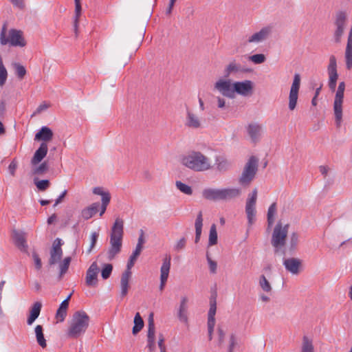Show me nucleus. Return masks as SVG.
<instances>
[{
    "mask_svg": "<svg viewBox=\"0 0 352 352\" xmlns=\"http://www.w3.org/2000/svg\"><path fill=\"white\" fill-rule=\"evenodd\" d=\"M234 82L232 83L228 79H219L214 85V88L218 91L222 96L234 98V94L233 91Z\"/></svg>",
    "mask_w": 352,
    "mask_h": 352,
    "instance_id": "obj_10",
    "label": "nucleus"
},
{
    "mask_svg": "<svg viewBox=\"0 0 352 352\" xmlns=\"http://www.w3.org/2000/svg\"><path fill=\"white\" fill-rule=\"evenodd\" d=\"M300 86V76L299 74H295L289 94L288 107L290 111L294 110L296 107Z\"/></svg>",
    "mask_w": 352,
    "mask_h": 352,
    "instance_id": "obj_9",
    "label": "nucleus"
},
{
    "mask_svg": "<svg viewBox=\"0 0 352 352\" xmlns=\"http://www.w3.org/2000/svg\"><path fill=\"white\" fill-rule=\"evenodd\" d=\"M34 183L40 191L46 190L50 186V182L48 179L38 180L36 177L34 179Z\"/></svg>",
    "mask_w": 352,
    "mask_h": 352,
    "instance_id": "obj_43",
    "label": "nucleus"
},
{
    "mask_svg": "<svg viewBox=\"0 0 352 352\" xmlns=\"http://www.w3.org/2000/svg\"><path fill=\"white\" fill-rule=\"evenodd\" d=\"M343 98L344 91L337 89L334 99L333 110L335 114L336 123L338 127L340 126L342 119Z\"/></svg>",
    "mask_w": 352,
    "mask_h": 352,
    "instance_id": "obj_13",
    "label": "nucleus"
},
{
    "mask_svg": "<svg viewBox=\"0 0 352 352\" xmlns=\"http://www.w3.org/2000/svg\"><path fill=\"white\" fill-rule=\"evenodd\" d=\"M218 236L217 232V227L215 224H212L210 228L208 246H212L217 243Z\"/></svg>",
    "mask_w": 352,
    "mask_h": 352,
    "instance_id": "obj_39",
    "label": "nucleus"
},
{
    "mask_svg": "<svg viewBox=\"0 0 352 352\" xmlns=\"http://www.w3.org/2000/svg\"><path fill=\"white\" fill-rule=\"evenodd\" d=\"M256 200L257 189L254 188L252 192L248 195L245 204V212L250 226H251L255 221Z\"/></svg>",
    "mask_w": 352,
    "mask_h": 352,
    "instance_id": "obj_8",
    "label": "nucleus"
},
{
    "mask_svg": "<svg viewBox=\"0 0 352 352\" xmlns=\"http://www.w3.org/2000/svg\"><path fill=\"white\" fill-rule=\"evenodd\" d=\"M258 162L255 156L249 158L239 179V183L241 185L247 186L254 179L258 170Z\"/></svg>",
    "mask_w": 352,
    "mask_h": 352,
    "instance_id": "obj_6",
    "label": "nucleus"
},
{
    "mask_svg": "<svg viewBox=\"0 0 352 352\" xmlns=\"http://www.w3.org/2000/svg\"><path fill=\"white\" fill-rule=\"evenodd\" d=\"M155 328L153 321V314H151L148 321L147 346L151 351L155 349Z\"/></svg>",
    "mask_w": 352,
    "mask_h": 352,
    "instance_id": "obj_20",
    "label": "nucleus"
},
{
    "mask_svg": "<svg viewBox=\"0 0 352 352\" xmlns=\"http://www.w3.org/2000/svg\"><path fill=\"white\" fill-rule=\"evenodd\" d=\"M347 19L348 15L345 11L340 10L336 13L334 19L336 29L333 32V39L336 43L341 42L347 24Z\"/></svg>",
    "mask_w": 352,
    "mask_h": 352,
    "instance_id": "obj_7",
    "label": "nucleus"
},
{
    "mask_svg": "<svg viewBox=\"0 0 352 352\" xmlns=\"http://www.w3.org/2000/svg\"><path fill=\"white\" fill-rule=\"evenodd\" d=\"M124 221L117 218L112 226L110 235V248L108 250V259L112 260L121 251L124 234Z\"/></svg>",
    "mask_w": 352,
    "mask_h": 352,
    "instance_id": "obj_3",
    "label": "nucleus"
},
{
    "mask_svg": "<svg viewBox=\"0 0 352 352\" xmlns=\"http://www.w3.org/2000/svg\"><path fill=\"white\" fill-rule=\"evenodd\" d=\"M99 237V233L97 232H93L91 234L90 239H91V243L89 249L87 251V254H90L93 250V248L95 247L96 243L98 241V239Z\"/></svg>",
    "mask_w": 352,
    "mask_h": 352,
    "instance_id": "obj_51",
    "label": "nucleus"
},
{
    "mask_svg": "<svg viewBox=\"0 0 352 352\" xmlns=\"http://www.w3.org/2000/svg\"><path fill=\"white\" fill-rule=\"evenodd\" d=\"M72 258L69 256L65 257L62 262L59 263L60 278L67 272Z\"/></svg>",
    "mask_w": 352,
    "mask_h": 352,
    "instance_id": "obj_42",
    "label": "nucleus"
},
{
    "mask_svg": "<svg viewBox=\"0 0 352 352\" xmlns=\"http://www.w3.org/2000/svg\"><path fill=\"white\" fill-rule=\"evenodd\" d=\"M134 326L133 327V334L136 335L139 333L144 327V320L142 318L139 312H137L135 315L133 320Z\"/></svg>",
    "mask_w": 352,
    "mask_h": 352,
    "instance_id": "obj_35",
    "label": "nucleus"
},
{
    "mask_svg": "<svg viewBox=\"0 0 352 352\" xmlns=\"http://www.w3.org/2000/svg\"><path fill=\"white\" fill-rule=\"evenodd\" d=\"M263 127L261 124L257 123L250 124L247 128L248 135L253 142H256L262 132Z\"/></svg>",
    "mask_w": 352,
    "mask_h": 352,
    "instance_id": "obj_28",
    "label": "nucleus"
},
{
    "mask_svg": "<svg viewBox=\"0 0 352 352\" xmlns=\"http://www.w3.org/2000/svg\"><path fill=\"white\" fill-rule=\"evenodd\" d=\"M216 310H217L216 300L215 299H214L213 300H210V309L208 311V318H214Z\"/></svg>",
    "mask_w": 352,
    "mask_h": 352,
    "instance_id": "obj_54",
    "label": "nucleus"
},
{
    "mask_svg": "<svg viewBox=\"0 0 352 352\" xmlns=\"http://www.w3.org/2000/svg\"><path fill=\"white\" fill-rule=\"evenodd\" d=\"M276 214V203H272L267 210V223L269 227L272 226L274 223L275 215Z\"/></svg>",
    "mask_w": 352,
    "mask_h": 352,
    "instance_id": "obj_36",
    "label": "nucleus"
},
{
    "mask_svg": "<svg viewBox=\"0 0 352 352\" xmlns=\"http://www.w3.org/2000/svg\"><path fill=\"white\" fill-rule=\"evenodd\" d=\"M17 168V162L12 160L8 166V170L12 176L15 175V172Z\"/></svg>",
    "mask_w": 352,
    "mask_h": 352,
    "instance_id": "obj_59",
    "label": "nucleus"
},
{
    "mask_svg": "<svg viewBox=\"0 0 352 352\" xmlns=\"http://www.w3.org/2000/svg\"><path fill=\"white\" fill-rule=\"evenodd\" d=\"M0 43L1 45H9L13 47H24L26 45L23 32L16 29H10L7 32L6 24L3 25L1 30Z\"/></svg>",
    "mask_w": 352,
    "mask_h": 352,
    "instance_id": "obj_4",
    "label": "nucleus"
},
{
    "mask_svg": "<svg viewBox=\"0 0 352 352\" xmlns=\"http://www.w3.org/2000/svg\"><path fill=\"white\" fill-rule=\"evenodd\" d=\"M186 240L184 237L180 239L176 243L175 249L177 251H179L184 248L186 245Z\"/></svg>",
    "mask_w": 352,
    "mask_h": 352,
    "instance_id": "obj_57",
    "label": "nucleus"
},
{
    "mask_svg": "<svg viewBox=\"0 0 352 352\" xmlns=\"http://www.w3.org/2000/svg\"><path fill=\"white\" fill-rule=\"evenodd\" d=\"M215 161H216L217 168L219 171H226L230 167L229 162L222 156L217 157Z\"/></svg>",
    "mask_w": 352,
    "mask_h": 352,
    "instance_id": "obj_38",
    "label": "nucleus"
},
{
    "mask_svg": "<svg viewBox=\"0 0 352 352\" xmlns=\"http://www.w3.org/2000/svg\"><path fill=\"white\" fill-rule=\"evenodd\" d=\"M141 252L142 250H140L139 249H135V250L133 252L132 254L129 257L126 270L131 271V269L134 265L135 262L136 261L138 257L140 256Z\"/></svg>",
    "mask_w": 352,
    "mask_h": 352,
    "instance_id": "obj_45",
    "label": "nucleus"
},
{
    "mask_svg": "<svg viewBox=\"0 0 352 352\" xmlns=\"http://www.w3.org/2000/svg\"><path fill=\"white\" fill-rule=\"evenodd\" d=\"M144 243V232L142 230H141L140 235L138 238V241L135 248L139 249L140 250H142Z\"/></svg>",
    "mask_w": 352,
    "mask_h": 352,
    "instance_id": "obj_56",
    "label": "nucleus"
},
{
    "mask_svg": "<svg viewBox=\"0 0 352 352\" xmlns=\"http://www.w3.org/2000/svg\"><path fill=\"white\" fill-rule=\"evenodd\" d=\"M203 121L198 115L189 108L186 111L184 125L192 129H198L203 127Z\"/></svg>",
    "mask_w": 352,
    "mask_h": 352,
    "instance_id": "obj_14",
    "label": "nucleus"
},
{
    "mask_svg": "<svg viewBox=\"0 0 352 352\" xmlns=\"http://www.w3.org/2000/svg\"><path fill=\"white\" fill-rule=\"evenodd\" d=\"M241 72V65L239 63H236L235 60H232L229 63L224 70L225 77H229L231 74H236Z\"/></svg>",
    "mask_w": 352,
    "mask_h": 352,
    "instance_id": "obj_33",
    "label": "nucleus"
},
{
    "mask_svg": "<svg viewBox=\"0 0 352 352\" xmlns=\"http://www.w3.org/2000/svg\"><path fill=\"white\" fill-rule=\"evenodd\" d=\"M298 243V236L296 233L294 232L290 236L289 250L291 251L294 250L297 247Z\"/></svg>",
    "mask_w": 352,
    "mask_h": 352,
    "instance_id": "obj_52",
    "label": "nucleus"
},
{
    "mask_svg": "<svg viewBox=\"0 0 352 352\" xmlns=\"http://www.w3.org/2000/svg\"><path fill=\"white\" fill-rule=\"evenodd\" d=\"M188 299L186 296H182L181 298V302L179 305V307L178 309L177 316L179 320L183 322H187L188 316H187V311H188Z\"/></svg>",
    "mask_w": 352,
    "mask_h": 352,
    "instance_id": "obj_29",
    "label": "nucleus"
},
{
    "mask_svg": "<svg viewBox=\"0 0 352 352\" xmlns=\"http://www.w3.org/2000/svg\"><path fill=\"white\" fill-rule=\"evenodd\" d=\"M272 27L266 26L254 32L247 39L248 43L258 44L266 41L272 34Z\"/></svg>",
    "mask_w": 352,
    "mask_h": 352,
    "instance_id": "obj_15",
    "label": "nucleus"
},
{
    "mask_svg": "<svg viewBox=\"0 0 352 352\" xmlns=\"http://www.w3.org/2000/svg\"><path fill=\"white\" fill-rule=\"evenodd\" d=\"M53 132L47 126H42L40 131L36 133L34 140H42L43 142L50 141L53 138Z\"/></svg>",
    "mask_w": 352,
    "mask_h": 352,
    "instance_id": "obj_27",
    "label": "nucleus"
},
{
    "mask_svg": "<svg viewBox=\"0 0 352 352\" xmlns=\"http://www.w3.org/2000/svg\"><path fill=\"white\" fill-rule=\"evenodd\" d=\"M202 196L204 199L210 201H222V188H205L202 191Z\"/></svg>",
    "mask_w": 352,
    "mask_h": 352,
    "instance_id": "obj_24",
    "label": "nucleus"
},
{
    "mask_svg": "<svg viewBox=\"0 0 352 352\" xmlns=\"http://www.w3.org/2000/svg\"><path fill=\"white\" fill-rule=\"evenodd\" d=\"M111 197L109 192H106L102 196V205L108 206L110 202Z\"/></svg>",
    "mask_w": 352,
    "mask_h": 352,
    "instance_id": "obj_60",
    "label": "nucleus"
},
{
    "mask_svg": "<svg viewBox=\"0 0 352 352\" xmlns=\"http://www.w3.org/2000/svg\"><path fill=\"white\" fill-rule=\"evenodd\" d=\"M241 190L239 188H222V201H229L239 197Z\"/></svg>",
    "mask_w": 352,
    "mask_h": 352,
    "instance_id": "obj_26",
    "label": "nucleus"
},
{
    "mask_svg": "<svg viewBox=\"0 0 352 352\" xmlns=\"http://www.w3.org/2000/svg\"><path fill=\"white\" fill-rule=\"evenodd\" d=\"M207 260L209 264L210 271L212 273H216L217 267V263L212 261L208 255H207Z\"/></svg>",
    "mask_w": 352,
    "mask_h": 352,
    "instance_id": "obj_58",
    "label": "nucleus"
},
{
    "mask_svg": "<svg viewBox=\"0 0 352 352\" xmlns=\"http://www.w3.org/2000/svg\"><path fill=\"white\" fill-rule=\"evenodd\" d=\"M89 316L85 311H76L69 322L67 336L70 338H78L82 336L89 327Z\"/></svg>",
    "mask_w": 352,
    "mask_h": 352,
    "instance_id": "obj_2",
    "label": "nucleus"
},
{
    "mask_svg": "<svg viewBox=\"0 0 352 352\" xmlns=\"http://www.w3.org/2000/svg\"><path fill=\"white\" fill-rule=\"evenodd\" d=\"M327 72L329 75V87L331 90L334 91L336 87L337 80L338 78L337 72V62L334 55H331L329 57Z\"/></svg>",
    "mask_w": 352,
    "mask_h": 352,
    "instance_id": "obj_11",
    "label": "nucleus"
},
{
    "mask_svg": "<svg viewBox=\"0 0 352 352\" xmlns=\"http://www.w3.org/2000/svg\"><path fill=\"white\" fill-rule=\"evenodd\" d=\"M208 330H214L215 326V318H208Z\"/></svg>",
    "mask_w": 352,
    "mask_h": 352,
    "instance_id": "obj_63",
    "label": "nucleus"
},
{
    "mask_svg": "<svg viewBox=\"0 0 352 352\" xmlns=\"http://www.w3.org/2000/svg\"><path fill=\"white\" fill-rule=\"evenodd\" d=\"M344 59L346 62V67L350 70L352 69V25L350 28L346 46L344 52Z\"/></svg>",
    "mask_w": 352,
    "mask_h": 352,
    "instance_id": "obj_22",
    "label": "nucleus"
},
{
    "mask_svg": "<svg viewBox=\"0 0 352 352\" xmlns=\"http://www.w3.org/2000/svg\"><path fill=\"white\" fill-rule=\"evenodd\" d=\"M32 258H33L36 268L38 270H39L42 267V262H41V260L38 254L36 252H33Z\"/></svg>",
    "mask_w": 352,
    "mask_h": 352,
    "instance_id": "obj_55",
    "label": "nucleus"
},
{
    "mask_svg": "<svg viewBox=\"0 0 352 352\" xmlns=\"http://www.w3.org/2000/svg\"><path fill=\"white\" fill-rule=\"evenodd\" d=\"M164 342V338L162 334H160L159 336V340H158V346H159L160 351L166 350V346H165Z\"/></svg>",
    "mask_w": 352,
    "mask_h": 352,
    "instance_id": "obj_61",
    "label": "nucleus"
},
{
    "mask_svg": "<svg viewBox=\"0 0 352 352\" xmlns=\"http://www.w3.org/2000/svg\"><path fill=\"white\" fill-rule=\"evenodd\" d=\"M67 190H65L56 199L55 201V203L54 204V207H56L58 204H59L62 201L63 199H64V197H65L66 194H67Z\"/></svg>",
    "mask_w": 352,
    "mask_h": 352,
    "instance_id": "obj_62",
    "label": "nucleus"
},
{
    "mask_svg": "<svg viewBox=\"0 0 352 352\" xmlns=\"http://www.w3.org/2000/svg\"><path fill=\"white\" fill-rule=\"evenodd\" d=\"M300 352H315L312 340L307 336L302 338Z\"/></svg>",
    "mask_w": 352,
    "mask_h": 352,
    "instance_id": "obj_37",
    "label": "nucleus"
},
{
    "mask_svg": "<svg viewBox=\"0 0 352 352\" xmlns=\"http://www.w3.org/2000/svg\"><path fill=\"white\" fill-rule=\"evenodd\" d=\"M42 304L40 302H36L33 304L32 307L30 310V316L27 320V324L32 325L35 320L39 316Z\"/></svg>",
    "mask_w": 352,
    "mask_h": 352,
    "instance_id": "obj_30",
    "label": "nucleus"
},
{
    "mask_svg": "<svg viewBox=\"0 0 352 352\" xmlns=\"http://www.w3.org/2000/svg\"><path fill=\"white\" fill-rule=\"evenodd\" d=\"M48 170V166L47 162H44L38 166H34L32 169V175H43Z\"/></svg>",
    "mask_w": 352,
    "mask_h": 352,
    "instance_id": "obj_44",
    "label": "nucleus"
},
{
    "mask_svg": "<svg viewBox=\"0 0 352 352\" xmlns=\"http://www.w3.org/2000/svg\"><path fill=\"white\" fill-rule=\"evenodd\" d=\"M285 270L293 275H298L300 272L302 261L297 258H285L283 261Z\"/></svg>",
    "mask_w": 352,
    "mask_h": 352,
    "instance_id": "obj_18",
    "label": "nucleus"
},
{
    "mask_svg": "<svg viewBox=\"0 0 352 352\" xmlns=\"http://www.w3.org/2000/svg\"><path fill=\"white\" fill-rule=\"evenodd\" d=\"M175 186L178 190L186 195H190L192 194V190L191 187L186 184L182 183L180 181H177Z\"/></svg>",
    "mask_w": 352,
    "mask_h": 352,
    "instance_id": "obj_46",
    "label": "nucleus"
},
{
    "mask_svg": "<svg viewBox=\"0 0 352 352\" xmlns=\"http://www.w3.org/2000/svg\"><path fill=\"white\" fill-rule=\"evenodd\" d=\"M99 267L96 262H93L88 268L85 282L89 287H96L98 285V274L99 272Z\"/></svg>",
    "mask_w": 352,
    "mask_h": 352,
    "instance_id": "obj_16",
    "label": "nucleus"
},
{
    "mask_svg": "<svg viewBox=\"0 0 352 352\" xmlns=\"http://www.w3.org/2000/svg\"><path fill=\"white\" fill-rule=\"evenodd\" d=\"M99 206L100 204L96 202L84 208L81 211L82 217L85 220L89 219L98 212Z\"/></svg>",
    "mask_w": 352,
    "mask_h": 352,
    "instance_id": "obj_31",
    "label": "nucleus"
},
{
    "mask_svg": "<svg viewBox=\"0 0 352 352\" xmlns=\"http://www.w3.org/2000/svg\"><path fill=\"white\" fill-rule=\"evenodd\" d=\"M34 331L37 343L41 347L45 349L47 346V342L44 337L43 327L40 324L36 325Z\"/></svg>",
    "mask_w": 352,
    "mask_h": 352,
    "instance_id": "obj_34",
    "label": "nucleus"
},
{
    "mask_svg": "<svg viewBox=\"0 0 352 352\" xmlns=\"http://www.w3.org/2000/svg\"><path fill=\"white\" fill-rule=\"evenodd\" d=\"M48 151L47 144L46 142H42L38 148L35 151L30 163L34 166L38 165L46 156Z\"/></svg>",
    "mask_w": 352,
    "mask_h": 352,
    "instance_id": "obj_23",
    "label": "nucleus"
},
{
    "mask_svg": "<svg viewBox=\"0 0 352 352\" xmlns=\"http://www.w3.org/2000/svg\"><path fill=\"white\" fill-rule=\"evenodd\" d=\"M67 310L63 309L62 307H58L56 313V318L59 322H63L67 316Z\"/></svg>",
    "mask_w": 352,
    "mask_h": 352,
    "instance_id": "obj_53",
    "label": "nucleus"
},
{
    "mask_svg": "<svg viewBox=\"0 0 352 352\" xmlns=\"http://www.w3.org/2000/svg\"><path fill=\"white\" fill-rule=\"evenodd\" d=\"M113 270V266L111 264L107 263L104 264L101 272V276L103 279H107L109 278Z\"/></svg>",
    "mask_w": 352,
    "mask_h": 352,
    "instance_id": "obj_50",
    "label": "nucleus"
},
{
    "mask_svg": "<svg viewBox=\"0 0 352 352\" xmlns=\"http://www.w3.org/2000/svg\"><path fill=\"white\" fill-rule=\"evenodd\" d=\"M254 83L250 80L234 82V94H237L243 96H248L252 94Z\"/></svg>",
    "mask_w": 352,
    "mask_h": 352,
    "instance_id": "obj_12",
    "label": "nucleus"
},
{
    "mask_svg": "<svg viewBox=\"0 0 352 352\" xmlns=\"http://www.w3.org/2000/svg\"><path fill=\"white\" fill-rule=\"evenodd\" d=\"M248 59L253 63L258 65L263 63L266 60V57L263 54H256L249 56Z\"/></svg>",
    "mask_w": 352,
    "mask_h": 352,
    "instance_id": "obj_49",
    "label": "nucleus"
},
{
    "mask_svg": "<svg viewBox=\"0 0 352 352\" xmlns=\"http://www.w3.org/2000/svg\"><path fill=\"white\" fill-rule=\"evenodd\" d=\"M202 226H203V217H202V212L200 211L196 218L195 222V242L197 243L200 240V237L202 232Z\"/></svg>",
    "mask_w": 352,
    "mask_h": 352,
    "instance_id": "obj_32",
    "label": "nucleus"
},
{
    "mask_svg": "<svg viewBox=\"0 0 352 352\" xmlns=\"http://www.w3.org/2000/svg\"><path fill=\"white\" fill-rule=\"evenodd\" d=\"M181 164L195 172L207 171L212 167L211 160L200 151H191L183 155Z\"/></svg>",
    "mask_w": 352,
    "mask_h": 352,
    "instance_id": "obj_1",
    "label": "nucleus"
},
{
    "mask_svg": "<svg viewBox=\"0 0 352 352\" xmlns=\"http://www.w3.org/2000/svg\"><path fill=\"white\" fill-rule=\"evenodd\" d=\"M132 272L129 270H125L122 276L120 279V295L122 297H124L127 295L129 286V280L131 277Z\"/></svg>",
    "mask_w": 352,
    "mask_h": 352,
    "instance_id": "obj_25",
    "label": "nucleus"
},
{
    "mask_svg": "<svg viewBox=\"0 0 352 352\" xmlns=\"http://www.w3.org/2000/svg\"><path fill=\"white\" fill-rule=\"evenodd\" d=\"M61 240L56 239L54 243L52 250H50V257L49 259V265H54L59 261L63 256V250L61 249Z\"/></svg>",
    "mask_w": 352,
    "mask_h": 352,
    "instance_id": "obj_17",
    "label": "nucleus"
},
{
    "mask_svg": "<svg viewBox=\"0 0 352 352\" xmlns=\"http://www.w3.org/2000/svg\"><path fill=\"white\" fill-rule=\"evenodd\" d=\"M236 344L235 337L234 335L230 336V343L228 349V352H233V349Z\"/></svg>",
    "mask_w": 352,
    "mask_h": 352,
    "instance_id": "obj_64",
    "label": "nucleus"
},
{
    "mask_svg": "<svg viewBox=\"0 0 352 352\" xmlns=\"http://www.w3.org/2000/svg\"><path fill=\"white\" fill-rule=\"evenodd\" d=\"M8 72L0 56V86H3L7 80Z\"/></svg>",
    "mask_w": 352,
    "mask_h": 352,
    "instance_id": "obj_48",
    "label": "nucleus"
},
{
    "mask_svg": "<svg viewBox=\"0 0 352 352\" xmlns=\"http://www.w3.org/2000/svg\"><path fill=\"white\" fill-rule=\"evenodd\" d=\"M289 225H282L280 221L278 222L272 232L271 243L274 248L275 254H278L280 252L282 254H285L283 250L285 244L286 239L288 234Z\"/></svg>",
    "mask_w": 352,
    "mask_h": 352,
    "instance_id": "obj_5",
    "label": "nucleus"
},
{
    "mask_svg": "<svg viewBox=\"0 0 352 352\" xmlns=\"http://www.w3.org/2000/svg\"><path fill=\"white\" fill-rule=\"evenodd\" d=\"M75 2V16H74V30L76 34H77V30H78V19L81 14V5H80V0H74Z\"/></svg>",
    "mask_w": 352,
    "mask_h": 352,
    "instance_id": "obj_40",
    "label": "nucleus"
},
{
    "mask_svg": "<svg viewBox=\"0 0 352 352\" xmlns=\"http://www.w3.org/2000/svg\"><path fill=\"white\" fill-rule=\"evenodd\" d=\"M12 238L15 245L23 252L28 250V244L26 241V233L23 231L14 230L12 232Z\"/></svg>",
    "mask_w": 352,
    "mask_h": 352,
    "instance_id": "obj_21",
    "label": "nucleus"
},
{
    "mask_svg": "<svg viewBox=\"0 0 352 352\" xmlns=\"http://www.w3.org/2000/svg\"><path fill=\"white\" fill-rule=\"evenodd\" d=\"M12 67L14 69L15 74L19 79L22 80L26 75V69L19 63H12Z\"/></svg>",
    "mask_w": 352,
    "mask_h": 352,
    "instance_id": "obj_41",
    "label": "nucleus"
},
{
    "mask_svg": "<svg viewBox=\"0 0 352 352\" xmlns=\"http://www.w3.org/2000/svg\"><path fill=\"white\" fill-rule=\"evenodd\" d=\"M170 256H167L163 261V263L160 269V289L163 291L168 278V274L170 269Z\"/></svg>",
    "mask_w": 352,
    "mask_h": 352,
    "instance_id": "obj_19",
    "label": "nucleus"
},
{
    "mask_svg": "<svg viewBox=\"0 0 352 352\" xmlns=\"http://www.w3.org/2000/svg\"><path fill=\"white\" fill-rule=\"evenodd\" d=\"M259 285L264 292H271L272 286L264 275H261L259 278Z\"/></svg>",
    "mask_w": 352,
    "mask_h": 352,
    "instance_id": "obj_47",
    "label": "nucleus"
}]
</instances>
